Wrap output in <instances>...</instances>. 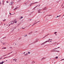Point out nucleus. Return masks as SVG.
<instances>
[{
  "instance_id": "nucleus-26",
  "label": "nucleus",
  "mask_w": 64,
  "mask_h": 64,
  "mask_svg": "<svg viewBox=\"0 0 64 64\" xmlns=\"http://www.w3.org/2000/svg\"><path fill=\"white\" fill-rule=\"evenodd\" d=\"M56 33H57V32H55L54 33V34H56Z\"/></svg>"
},
{
  "instance_id": "nucleus-60",
  "label": "nucleus",
  "mask_w": 64,
  "mask_h": 64,
  "mask_svg": "<svg viewBox=\"0 0 64 64\" xmlns=\"http://www.w3.org/2000/svg\"><path fill=\"white\" fill-rule=\"evenodd\" d=\"M15 44L16 45V44Z\"/></svg>"
},
{
  "instance_id": "nucleus-62",
  "label": "nucleus",
  "mask_w": 64,
  "mask_h": 64,
  "mask_svg": "<svg viewBox=\"0 0 64 64\" xmlns=\"http://www.w3.org/2000/svg\"><path fill=\"white\" fill-rule=\"evenodd\" d=\"M59 44V43L58 44H57V45H58V44Z\"/></svg>"
},
{
  "instance_id": "nucleus-43",
  "label": "nucleus",
  "mask_w": 64,
  "mask_h": 64,
  "mask_svg": "<svg viewBox=\"0 0 64 64\" xmlns=\"http://www.w3.org/2000/svg\"><path fill=\"white\" fill-rule=\"evenodd\" d=\"M10 54V53H8V55H9V54Z\"/></svg>"
},
{
  "instance_id": "nucleus-4",
  "label": "nucleus",
  "mask_w": 64,
  "mask_h": 64,
  "mask_svg": "<svg viewBox=\"0 0 64 64\" xmlns=\"http://www.w3.org/2000/svg\"><path fill=\"white\" fill-rule=\"evenodd\" d=\"M40 21H39L38 22H36V23H34V24H33L32 25V26H34V25H35V24H36V23H37L40 22Z\"/></svg>"
},
{
  "instance_id": "nucleus-9",
  "label": "nucleus",
  "mask_w": 64,
  "mask_h": 64,
  "mask_svg": "<svg viewBox=\"0 0 64 64\" xmlns=\"http://www.w3.org/2000/svg\"><path fill=\"white\" fill-rule=\"evenodd\" d=\"M38 3V2H35L34 3H32L31 4V5H32V4H34V3Z\"/></svg>"
},
{
  "instance_id": "nucleus-6",
  "label": "nucleus",
  "mask_w": 64,
  "mask_h": 64,
  "mask_svg": "<svg viewBox=\"0 0 64 64\" xmlns=\"http://www.w3.org/2000/svg\"><path fill=\"white\" fill-rule=\"evenodd\" d=\"M47 8H46V7H45L43 9V10H46V9H47Z\"/></svg>"
},
{
  "instance_id": "nucleus-10",
  "label": "nucleus",
  "mask_w": 64,
  "mask_h": 64,
  "mask_svg": "<svg viewBox=\"0 0 64 64\" xmlns=\"http://www.w3.org/2000/svg\"><path fill=\"white\" fill-rule=\"evenodd\" d=\"M10 5H11L12 6L13 5V2H10Z\"/></svg>"
},
{
  "instance_id": "nucleus-3",
  "label": "nucleus",
  "mask_w": 64,
  "mask_h": 64,
  "mask_svg": "<svg viewBox=\"0 0 64 64\" xmlns=\"http://www.w3.org/2000/svg\"><path fill=\"white\" fill-rule=\"evenodd\" d=\"M32 64H34V63H35V62L34 60H33L32 61V62H31Z\"/></svg>"
},
{
  "instance_id": "nucleus-28",
  "label": "nucleus",
  "mask_w": 64,
  "mask_h": 64,
  "mask_svg": "<svg viewBox=\"0 0 64 64\" xmlns=\"http://www.w3.org/2000/svg\"><path fill=\"white\" fill-rule=\"evenodd\" d=\"M58 49V48H56V49H53V50H56V49Z\"/></svg>"
},
{
  "instance_id": "nucleus-56",
  "label": "nucleus",
  "mask_w": 64,
  "mask_h": 64,
  "mask_svg": "<svg viewBox=\"0 0 64 64\" xmlns=\"http://www.w3.org/2000/svg\"><path fill=\"white\" fill-rule=\"evenodd\" d=\"M29 11H30V10H28V12H29Z\"/></svg>"
},
{
  "instance_id": "nucleus-21",
  "label": "nucleus",
  "mask_w": 64,
  "mask_h": 64,
  "mask_svg": "<svg viewBox=\"0 0 64 64\" xmlns=\"http://www.w3.org/2000/svg\"><path fill=\"white\" fill-rule=\"evenodd\" d=\"M60 16H61V15H60L59 16H57V17H56V18H57V17H60Z\"/></svg>"
},
{
  "instance_id": "nucleus-29",
  "label": "nucleus",
  "mask_w": 64,
  "mask_h": 64,
  "mask_svg": "<svg viewBox=\"0 0 64 64\" xmlns=\"http://www.w3.org/2000/svg\"><path fill=\"white\" fill-rule=\"evenodd\" d=\"M6 38V37H4L2 38V39H4V38Z\"/></svg>"
},
{
  "instance_id": "nucleus-63",
  "label": "nucleus",
  "mask_w": 64,
  "mask_h": 64,
  "mask_svg": "<svg viewBox=\"0 0 64 64\" xmlns=\"http://www.w3.org/2000/svg\"><path fill=\"white\" fill-rule=\"evenodd\" d=\"M50 40H52V39H50Z\"/></svg>"
},
{
  "instance_id": "nucleus-27",
  "label": "nucleus",
  "mask_w": 64,
  "mask_h": 64,
  "mask_svg": "<svg viewBox=\"0 0 64 64\" xmlns=\"http://www.w3.org/2000/svg\"><path fill=\"white\" fill-rule=\"evenodd\" d=\"M28 54H30V52H28Z\"/></svg>"
},
{
  "instance_id": "nucleus-46",
  "label": "nucleus",
  "mask_w": 64,
  "mask_h": 64,
  "mask_svg": "<svg viewBox=\"0 0 64 64\" xmlns=\"http://www.w3.org/2000/svg\"><path fill=\"white\" fill-rule=\"evenodd\" d=\"M51 40V39H48V40L49 41V40Z\"/></svg>"
},
{
  "instance_id": "nucleus-40",
  "label": "nucleus",
  "mask_w": 64,
  "mask_h": 64,
  "mask_svg": "<svg viewBox=\"0 0 64 64\" xmlns=\"http://www.w3.org/2000/svg\"><path fill=\"white\" fill-rule=\"evenodd\" d=\"M22 29H25V28H22Z\"/></svg>"
},
{
  "instance_id": "nucleus-41",
  "label": "nucleus",
  "mask_w": 64,
  "mask_h": 64,
  "mask_svg": "<svg viewBox=\"0 0 64 64\" xmlns=\"http://www.w3.org/2000/svg\"><path fill=\"white\" fill-rule=\"evenodd\" d=\"M5 4H4V2H3L2 5H4Z\"/></svg>"
},
{
  "instance_id": "nucleus-57",
  "label": "nucleus",
  "mask_w": 64,
  "mask_h": 64,
  "mask_svg": "<svg viewBox=\"0 0 64 64\" xmlns=\"http://www.w3.org/2000/svg\"><path fill=\"white\" fill-rule=\"evenodd\" d=\"M64 6H63L62 7V8H64Z\"/></svg>"
},
{
  "instance_id": "nucleus-32",
  "label": "nucleus",
  "mask_w": 64,
  "mask_h": 64,
  "mask_svg": "<svg viewBox=\"0 0 64 64\" xmlns=\"http://www.w3.org/2000/svg\"><path fill=\"white\" fill-rule=\"evenodd\" d=\"M56 59H57V58H58V57L56 56Z\"/></svg>"
},
{
  "instance_id": "nucleus-1",
  "label": "nucleus",
  "mask_w": 64,
  "mask_h": 64,
  "mask_svg": "<svg viewBox=\"0 0 64 64\" xmlns=\"http://www.w3.org/2000/svg\"><path fill=\"white\" fill-rule=\"evenodd\" d=\"M13 21H11L9 23V25H12V24H13Z\"/></svg>"
},
{
  "instance_id": "nucleus-47",
  "label": "nucleus",
  "mask_w": 64,
  "mask_h": 64,
  "mask_svg": "<svg viewBox=\"0 0 64 64\" xmlns=\"http://www.w3.org/2000/svg\"><path fill=\"white\" fill-rule=\"evenodd\" d=\"M31 5H32V4H31L30 5V6H31Z\"/></svg>"
},
{
  "instance_id": "nucleus-44",
  "label": "nucleus",
  "mask_w": 64,
  "mask_h": 64,
  "mask_svg": "<svg viewBox=\"0 0 64 64\" xmlns=\"http://www.w3.org/2000/svg\"><path fill=\"white\" fill-rule=\"evenodd\" d=\"M1 5V2L0 1V6Z\"/></svg>"
},
{
  "instance_id": "nucleus-24",
  "label": "nucleus",
  "mask_w": 64,
  "mask_h": 64,
  "mask_svg": "<svg viewBox=\"0 0 64 64\" xmlns=\"http://www.w3.org/2000/svg\"><path fill=\"white\" fill-rule=\"evenodd\" d=\"M56 50H53V52H56Z\"/></svg>"
},
{
  "instance_id": "nucleus-61",
  "label": "nucleus",
  "mask_w": 64,
  "mask_h": 64,
  "mask_svg": "<svg viewBox=\"0 0 64 64\" xmlns=\"http://www.w3.org/2000/svg\"><path fill=\"white\" fill-rule=\"evenodd\" d=\"M36 6L35 7H34V8H36Z\"/></svg>"
},
{
  "instance_id": "nucleus-11",
  "label": "nucleus",
  "mask_w": 64,
  "mask_h": 64,
  "mask_svg": "<svg viewBox=\"0 0 64 64\" xmlns=\"http://www.w3.org/2000/svg\"><path fill=\"white\" fill-rule=\"evenodd\" d=\"M38 41L37 40H36V41H35L34 42H33L32 43V44H34V43H35L36 42H37Z\"/></svg>"
},
{
  "instance_id": "nucleus-17",
  "label": "nucleus",
  "mask_w": 64,
  "mask_h": 64,
  "mask_svg": "<svg viewBox=\"0 0 64 64\" xmlns=\"http://www.w3.org/2000/svg\"><path fill=\"white\" fill-rule=\"evenodd\" d=\"M4 63V62L2 61V62H0V64H2Z\"/></svg>"
},
{
  "instance_id": "nucleus-30",
  "label": "nucleus",
  "mask_w": 64,
  "mask_h": 64,
  "mask_svg": "<svg viewBox=\"0 0 64 64\" xmlns=\"http://www.w3.org/2000/svg\"><path fill=\"white\" fill-rule=\"evenodd\" d=\"M52 15H48V16H52Z\"/></svg>"
},
{
  "instance_id": "nucleus-2",
  "label": "nucleus",
  "mask_w": 64,
  "mask_h": 64,
  "mask_svg": "<svg viewBox=\"0 0 64 64\" xmlns=\"http://www.w3.org/2000/svg\"><path fill=\"white\" fill-rule=\"evenodd\" d=\"M11 29L12 30V31H11L12 32L13 31H14V29H15V28H14V27H12L11 28Z\"/></svg>"
},
{
  "instance_id": "nucleus-34",
  "label": "nucleus",
  "mask_w": 64,
  "mask_h": 64,
  "mask_svg": "<svg viewBox=\"0 0 64 64\" xmlns=\"http://www.w3.org/2000/svg\"><path fill=\"white\" fill-rule=\"evenodd\" d=\"M6 3H9V2L8 1H7L6 2Z\"/></svg>"
},
{
  "instance_id": "nucleus-42",
  "label": "nucleus",
  "mask_w": 64,
  "mask_h": 64,
  "mask_svg": "<svg viewBox=\"0 0 64 64\" xmlns=\"http://www.w3.org/2000/svg\"><path fill=\"white\" fill-rule=\"evenodd\" d=\"M4 48V49H6V47H5V48Z\"/></svg>"
},
{
  "instance_id": "nucleus-37",
  "label": "nucleus",
  "mask_w": 64,
  "mask_h": 64,
  "mask_svg": "<svg viewBox=\"0 0 64 64\" xmlns=\"http://www.w3.org/2000/svg\"><path fill=\"white\" fill-rule=\"evenodd\" d=\"M56 52H59V51L56 50Z\"/></svg>"
},
{
  "instance_id": "nucleus-33",
  "label": "nucleus",
  "mask_w": 64,
  "mask_h": 64,
  "mask_svg": "<svg viewBox=\"0 0 64 64\" xmlns=\"http://www.w3.org/2000/svg\"><path fill=\"white\" fill-rule=\"evenodd\" d=\"M62 60H64V59H62L60 61H62Z\"/></svg>"
},
{
  "instance_id": "nucleus-53",
  "label": "nucleus",
  "mask_w": 64,
  "mask_h": 64,
  "mask_svg": "<svg viewBox=\"0 0 64 64\" xmlns=\"http://www.w3.org/2000/svg\"><path fill=\"white\" fill-rule=\"evenodd\" d=\"M10 49H11V48H12V47H10Z\"/></svg>"
},
{
  "instance_id": "nucleus-59",
  "label": "nucleus",
  "mask_w": 64,
  "mask_h": 64,
  "mask_svg": "<svg viewBox=\"0 0 64 64\" xmlns=\"http://www.w3.org/2000/svg\"><path fill=\"white\" fill-rule=\"evenodd\" d=\"M5 59V58H4V59Z\"/></svg>"
},
{
  "instance_id": "nucleus-36",
  "label": "nucleus",
  "mask_w": 64,
  "mask_h": 64,
  "mask_svg": "<svg viewBox=\"0 0 64 64\" xmlns=\"http://www.w3.org/2000/svg\"><path fill=\"white\" fill-rule=\"evenodd\" d=\"M51 52H53V50H52L50 51Z\"/></svg>"
},
{
  "instance_id": "nucleus-58",
  "label": "nucleus",
  "mask_w": 64,
  "mask_h": 64,
  "mask_svg": "<svg viewBox=\"0 0 64 64\" xmlns=\"http://www.w3.org/2000/svg\"><path fill=\"white\" fill-rule=\"evenodd\" d=\"M56 34V36L57 35V34Z\"/></svg>"
},
{
  "instance_id": "nucleus-22",
  "label": "nucleus",
  "mask_w": 64,
  "mask_h": 64,
  "mask_svg": "<svg viewBox=\"0 0 64 64\" xmlns=\"http://www.w3.org/2000/svg\"><path fill=\"white\" fill-rule=\"evenodd\" d=\"M49 34H48L46 35L45 36V37H46V36H48V35H49Z\"/></svg>"
},
{
  "instance_id": "nucleus-16",
  "label": "nucleus",
  "mask_w": 64,
  "mask_h": 64,
  "mask_svg": "<svg viewBox=\"0 0 64 64\" xmlns=\"http://www.w3.org/2000/svg\"><path fill=\"white\" fill-rule=\"evenodd\" d=\"M18 8V7H16V8H15L14 9V10H17V9Z\"/></svg>"
},
{
  "instance_id": "nucleus-25",
  "label": "nucleus",
  "mask_w": 64,
  "mask_h": 64,
  "mask_svg": "<svg viewBox=\"0 0 64 64\" xmlns=\"http://www.w3.org/2000/svg\"><path fill=\"white\" fill-rule=\"evenodd\" d=\"M6 21V19H4L3 20V21L4 22V21Z\"/></svg>"
},
{
  "instance_id": "nucleus-35",
  "label": "nucleus",
  "mask_w": 64,
  "mask_h": 64,
  "mask_svg": "<svg viewBox=\"0 0 64 64\" xmlns=\"http://www.w3.org/2000/svg\"><path fill=\"white\" fill-rule=\"evenodd\" d=\"M26 36H27V35H26L24 36V37H26Z\"/></svg>"
},
{
  "instance_id": "nucleus-15",
  "label": "nucleus",
  "mask_w": 64,
  "mask_h": 64,
  "mask_svg": "<svg viewBox=\"0 0 64 64\" xmlns=\"http://www.w3.org/2000/svg\"><path fill=\"white\" fill-rule=\"evenodd\" d=\"M32 32H30L28 34L29 35H30V34H32Z\"/></svg>"
},
{
  "instance_id": "nucleus-48",
  "label": "nucleus",
  "mask_w": 64,
  "mask_h": 64,
  "mask_svg": "<svg viewBox=\"0 0 64 64\" xmlns=\"http://www.w3.org/2000/svg\"><path fill=\"white\" fill-rule=\"evenodd\" d=\"M5 58H7V57H5Z\"/></svg>"
},
{
  "instance_id": "nucleus-13",
  "label": "nucleus",
  "mask_w": 64,
  "mask_h": 64,
  "mask_svg": "<svg viewBox=\"0 0 64 64\" xmlns=\"http://www.w3.org/2000/svg\"><path fill=\"white\" fill-rule=\"evenodd\" d=\"M49 42V40H47V41H46L45 42H44V43H46V42Z\"/></svg>"
},
{
  "instance_id": "nucleus-19",
  "label": "nucleus",
  "mask_w": 64,
  "mask_h": 64,
  "mask_svg": "<svg viewBox=\"0 0 64 64\" xmlns=\"http://www.w3.org/2000/svg\"><path fill=\"white\" fill-rule=\"evenodd\" d=\"M14 23H17V21H16V20H14Z\"/></svg>"
},
{
  "instance_id": "nucleus-7",
  "label": "nucleus",
  "mask_w": 64,
  "mask_h": 64,
  "mask_svg": "<svg viewBox=\"0 0 64 64\" xmlns=\"http://www.w3.org/2000/svg\"><path fill=\"white\" fill-rule=\"evenodd\" d=\"M46 58H45L44 57L42 58V60H44V59H46Z\"/></svg>"
},
{
  "instance_id": "nucleus-31",
  "label": "nucleus",
  "mask_w": 64,
  "mask_h": 64,
  "mask_svg": "<svg viewBox=\"0 0 64 64\" xmlns=\"http://www.w3.org/2000/svg\"><path fill=\"white\" fill-rule=\"evenodd\" d=\"M6 55H7L6 54H5L4 55H3V56H6Z\"/></svg>"
},
{
  "instance_id": "nucleus-14",
  "label": "nucleus",
  "mask_w": 64,
  "mask_h": 64,
  "mask_svg": "<svg viewBox=\"0 0 64 64\" xmlns=\"http://www.w3.org/2000/svg\"><path fill=\"white\" fill-rule=\"evenodd\" d=\"M49 42V40H47V41H46L45 42H44V43H46V42Z\"/></svg>"
},
{
  "instance_id": "nucleus-39",
  "label": "nucleus",
  "mask_w": 64,
  "mask_h": 64,
  "mask_svg": "<svg viewBox=\"0 0 64 64\" xmlns=\"http://www.w3.org/2000/svg\"><path fill=\"white\" fill-rule=\"evenodd\" d=\"M45 38V36H44V37H43L42 38V39H44V38Z\"/></svg>"
},
{
  "instance_id": "nucleus-52",
  "label": "nucleus",
  "mask_w": 64,
  "mask_h": 64,
  "mask_svg": "<svg viewBox=\"0 0 64 64\" xmlns=\"http://www.w3.org/2000/svg\"><path fill=\"white\" fill-rule=\"evenodd\" d=\"M60 48V47H58L57 48Z\"/></svg>"
},
{
  "instance_id": "nucleus-20",
  "label": "nucleus",
  "mask_w": 64,
  "mask_h": 64,
  "mask_svg": "<svg viewBox=\"0 0 64 64\" xmlns=\"http://www.w3.org/2000/svg\"><path fill=\"white\" fill-rule=\"evenodd\" d=\"M28 55V53H26V54H25L24 55V56H27Z\"/></svg>"
},
{
  "instance_id": "nucleus-50",
  "label": "nucleus",
  "mask_w": 64,
  "mask_h": 64,
  "mask_svg": "<svg viewBox=\"0 0 64 64\" xmlns=\"http://www.w3.org/2000/svg\"><path fill=\"white\" fill-rule=\"evenodd\" d=\"M37 6H38L37 5V6H36V7H37Z\"/></svg>"
},
{
  "instance_id": "nucleus-12",
  "label": "nucleus",
  "mask_w": 64,
  "mask_h": 64,
  "mask_svg": "<svg viewBox=\"0 0 64 64\" xmlns=\"http://www.w3.org/2000/svg\"><path fill=\"white\" fill-rule=\"evenodd\" d=\"M49 42V40H47V41H46L45 42H44V43H46V42Z\"/></svg>"
},
{
  "instance_id": "nucleus-18",
  "label": "nucleus",
  "mask_w": 64,
  "mask_h": 64,
  "mask_svg": "<svg viewBox=\"0 0 64 64\" xmlns=\"http://www.w3.org/2000/svg\"><path fill=\"white\" fill-rule=\"evenodd\" d=\"M45 44V42L41 44V45H43V44Z\"/></svg>"
},
{
  "instance_id": "nucleus-49",
  "label": "nucleus",
  "mask_w": 64,
  "mask_h": 64,
  "mask_svg": "<svg viewBox=\"0 0 64 64\" xmlns=\"http://www.w3.org/2000/svg\"><path fill=\"white\" fill-rule=\"evenodd\" d=\"M40 6V4H39L38 6Z\"/></svg>"
},
{
  "instance_id": "nucleus-8",
  "label": "nucleus",
  "mask_w": 64,
  "mask_h": 64,
  "mask_svg": "<svg viewBox=\"0 0 64 64\" xmlns=\"http://www.w3.org/2000/svg\"><path fill=\"white\" fill-rule=\"evenodd\" d=\"M16 60H17V59L14 58L13 60V61H15V62H16Z\"/></svg>"
},
{
  "instance_id": "nucleus-51",
  "label": "nucleus",
  "mask_w": 64,
  "mask_h": 64,
  "mask_svg": "<svg viewBox=\"0 0 64 64\" xmlns=\"http://www.w3.org/2000/svg\"><path fill=\"white\" fill-rule=\"evenodd\" d=\"M10 15H11V14L10 13Z\"/></svg>"
},
{
  "instance_id": "nucleus-38",
  "label": "nucleus",
  "mask_w": 64,
  "mask_h": 64,
  "mask_svg": "<svg viewBox=\"0 0 64 64\" xmlns=\"http://www.w3.org/2000/svg\"><path fill=\"white\" fill-rule=\"evenodd\" d=\"M12 52H12L10 53V54H11V53H12Z\"/></svg>"
},
{
  "instance_id": "nucleus-23",
  "label": "nucleus",
  "mask_w": 64,
  "mask_h": 64,
  "mask_svg": "<svg viewBox=\"0 0 64 64\" xmlns=\"http://www.w3.org/2000/svg\"><path fill=\"white\" fill-rule=\"evenodd\" d=\"M20 19H22V18H23V17L22 16H21L20 17Z\"/></svg>"
},
{
  "instance_id": "nucleus-5",
  "label": "nucleus",
  "mask_w": 64,
  "mask_h": 64,
  "mask_svg": "<svg viewBox=\"0 0 64 64\" xmlns=\"http://www.w3.org/2000/svg\"><path fill=\"white\" fill-rule=\"evenodd\" d=\"M41 11V9H40L39 10H38V13H41V12H40V11Z\"/></svg>"
},
{
  "instance_id": "nucleus-55",
  "label": "nucleus",
  "mask_w": 64,
  "mask_h": 64,
  "mask_svg": "<svg viewBox=\"0 0 64 64\" xmlns=\"http://www.w3.org/2000/svg\"><path fill=\"white\" fill-rule=\"evenodd\" d=\"M63 4H62V6H63Z\"/></svg>"
},
{
  "instance_id": "nucleus-54",
  "label": "nucleus",
  "mask_w": 64,
  "mask_h": 64,
  "mask_svg": "<svg viewBox=\"0 0 64 64\" xmlns=\"http://www.w3.org/2000/svg\"><path fill=\"white\" fill-rule=\"evenodd\" d=\"M50 42H52V41H50Z\"/></svg>"
},
{
  "instance_id": "nucleus-45",
  "label": "nucleus",
  "mask_w": 64,
  "mask_h": 64,
  "mask_svg": "<svg viewBox=\"0 0 64 64\" xmlns=\"http://www.w3.org/2000/svg\"><path fill=\"white\" fill-rule=\"evenodd\" d=\"M25 52H24V53H23V54H25Z\"/></svg>"
},
{
  "instance_id": "nucleus-64",
  "label": "nucleus",
  "mask_w": 64,
  "mask_h": 64,
  "mask_svg": "<svg viewBox=\"0 0 64 64\" xmlns=\"http://www.w3.org/2000/svg\"><path fill=\"white\" fill-rule=\"evenodd\" d=\"M10 57V56H8V57Z\"/></svg>"
}]
</instances>
